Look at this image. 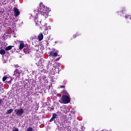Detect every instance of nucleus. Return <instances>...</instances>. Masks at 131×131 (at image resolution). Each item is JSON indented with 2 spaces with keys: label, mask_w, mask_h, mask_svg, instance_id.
<instances>
[{
  "label": "nucleus",
  "mask_w": 131,
  "mask_h": 131,
  "mask_svg": "<svg viewBox=\"0 0 131 131\" xmlns=\"http://www.w3.org/2000/svg\"><path fill=\"white\" fill-rule=\"evenodd\" d=\"M24 48V43H20L19 45V50H22Z\"/></svg>",
  "instance_id": "nucleus-12"
},
{
  "label": "nucleus",
  "mask_w": 131,
  "mask_h": 131,
  "mask_svg": "<svg viewBox=\"0 0 131 131\" xmlns=\"http://www.w3.org/2000/svg\"><path fill=\"white\" fill-rule=\"evenodd\" d=\"M37 16H38V13H35V19H34V21L36 23V26H40L41 21L40 20V19L39 20L38 17H37Z\"/></svg>",
  "instance_id": "nucleus-4"
},
{
  "label": "nucleus",
  "mask_w": 131,
  "mask_h": 131,
  "mask_svg": "<svg viewBox=\"0 0 131 131\" xmlns=\"http://www.w3.org/2000/svg\"><path fill=\"white\" fill-rule=\"evenodd\" d=\"M4 104H5V101H4V99H2L0 98V105H4Z\"/></svg>",
  "instance_id": "nucleus-15"
},
{
  "label": "nucleus",
  "mask_w": 131,
  "mask_h": 131,
  "mask_svg": "<svg viewBox=\"0 0 131 131\" xmlns=\"http://www.w3.org/2000/svg\"><path fill=\"white\" fill-rule=\"evenodd\" d=\"M12 131H19V129H18L17 128H14L12 129Z\"/></svg>",
  "instance_id": "nucleus-20"
},
{
  "label": "nucleus",
  "mask_w": 131,
  "mask_h": 131,
  "mask_svg": "<svg viewBox=\"0 0 131 131\" xmlns=\"http://www.w3.org/2000/svg\"><path fill=\"white\" fill-rule=\"evenodd\" d=\"M14 46H9L6 48L5 50L6 51H10V50L12 49V48H13Z\"/></svg>",
  "instance_id": "nucleus-11"
},
{
  "label": "nucleus",
  "mask_w": 131,
  "mask_h": 131,
  "mask_svg": "<svg viewBox=\"0 0 131 131\" xmlns=\"http://www.w3.org/2000/svg\"><path fill=\"white\" fill-rule=\"evenodd\" d=\"M15 67H18V65H16V66H15Z\"/></svg>",
  "instance_id": "nucleus-23"
},
{
  "label": "nucleus",
  "mask_w": 131,
  "mask_h": 131,
  "mask_svg": "<svg viewBox=\"0 0 131 131\" xmlns=\"http://www.w3.org/2000/svg\"><path fill=\"white\" fill-rule=\"evenodd\" d=\"M125 18L126 19H130V20H131V16L130 15H125Z\"/></svg>",
  "instance_id": "nucleus-16"
},
{
  "label": "nucleus",
  "mask_w": 131,
  "mask_h": 131,
  "mask_svg": "<svg viewBox=\"0 0 131 131\" xmlns=\"http://www.w3.org/2000/svg\"><path fill=\"white\" fill-rule=\"evenodd\" d=\"M13 112V108L8 110L6 112V114H11Z\"/></svg>",
  "instance_id": "nucleus-14"
},
{
  "label": "nucleus",
  "mask_w": 131,
  "mask_h": 131,
  "mask_svg": "<svg viewBox=\"0 0 131 131\" xmlns=\"http://www.w3.org/2000/svg\"><path fill=\"white\" fill-rule=\"evenodd\" d=\"M51 11V9L48 8L45 5L40 4V7H37V10H35L34 12V13L41 14V16H43L44 18H48L49 16V12Z\"/></svg>",
  "instance_id": "nucleus-1"
},
{
  "label": "nucleus",
  "mask_w": 131,
  "mask_h": 131,
  "mask_svg": "<svg viewBox=\"0 0 131 131\" xmlns=\"http://www.w3.org/2000/svg\"><path fill=\"white\" fill-rule=\"evenodd\" d=\"M23 113H24V111L23 110V108H20L16 112L15 114L16 115H17V116H22Z\"/></svg>",
  "instance_id": "nucleus-6"
},
{
  "label": "nucleus",
  "mask_w": 131,
  "mask_h": 131,
  "mask_svg": "<svg viewBox=\"0 0 131 131\" xmlns=\"http://www.w3.org/2000/svg\"><path fill=\"white\" fill-rule=\"evenodd\" d=\"M80 130H82V131H84V129H85V127H84V126H81V127H80Z\"/></svg>",
  "instance_id": "nucleus-17"
},
{
  "label": "nucleus",
  "mask_w": 131,
  "mask_h": 131,
  "mask_svg": "<svg viewBox=\"0 0 131 131\" xmlns=\"http://www.w3.org/2000/svg\"><path fill=\"white\" fill-rule=\"evenodd\" d=\"M33 129L32 128V127H30L27 129V131H33Z\"/></svg>",
  "instance_id": "nucleus-18"
},
{
  "label": "nucleus",
  "mask_w": 131,
  "mask_h": 131,
  "mask_svg": "<svg viewBox=\"0 0 131 131\" xmlns=\"http://www.w3.org/2000/svg\"><path fill=\"white\" fill-rule=\"evenodd\" d=\"M22 73V70H21V69L20 68H18L16 69L14 72L13 76L16 78H18L21 75V74Z\"/></svg>",
  "instance_id": "nucleus-3"
},
{
  "label": "nucleus",
  "mask_w": 131,
  "mask_h": 131,
  "mask_svg": "<svg viewBox=\"0 0 131 131\" xmlns=\"http://www.w3.org/2000/svg\"><path fill=\"white\" fill-rule=\"evenodd\" d=\"M49 56L50 57H57V56H58V53L57 52H54V51H50L49 52Z\"/></svg>",
  "instance_id": "nucleus-9"
},
{
  "label": "nucleus",
  "mask_w": 131,
  "mask_h": 131,
  "mask_svg": "<svg viewBox=\"0 0 131 131\" xmlns=\"http://www.w3.org/2000/svg\"><path fill=\"white\" fill-rule=\"evenodd\" d=\"M38 40H39V41L42 40V39H43V35L42 34V33H40L38 35Z\"/></svg>",
  "instance_id": "nucleus-10"
},
{
  "label": "nucleus",
  "mask_w": 131,
  "mask_h": 131,
  "mask_svg": "<svg viewBox=\"0 0 131 131\" xmlns=\"http://www.w3.org/2000/svg\"><path fill=\"white\" fill-rule=\"evenodd\" d=\"M75 37H76V34H75L73 35V38H75Z\"/></svg>",
  "instance_id": "nucleus-22"
},
{
  "label": "nucleus",
  "mask_w": 131,
  "mask_h": 131,
  "mask_svg": "<svg viewBox=\"0 0 131 131\" xmlns=\"http://www.w3.org/2000/svg\"><path fill=\"white\" fill-rule=\"evenodd\" d=\"M57 117H58V115H57V114H56V113L53 114L52 117L51 118V119L49 121L50 122L54 121V123H57V121L55 120V119H56V118H57Z\"/></svg>",
  "instance_id": "nucleus-7"
},
{
  "label": "nucleus",
  "mask_w": 131,
  "mask_h": 131,
  "mask_svg": "<svg viewBox=\"0 0 131 131\" xmlns=\"http://www.w3.org/2000/svg\"><path fill=\"white\" fill-rule=\"evenodd\" d=\"M60 89H65V86H64V85H61V86H60Z\"/></svg>",
  "instance_id": "nucleus-21"
},
{
  "label": "nucleus",
  "mask_w": 131,
  "mask_h": 131,
  "mask_svg": "<svg viewBox=\"0 0 131 131\" xmlns=\"http://www.w3.org/2000/svg\"><path fill=\"white\" fill-rule=\"evenodd\" d=\"M61 99L62 104H68L70 103V101H71L70 95L66 90H63L62 92V96Z\"/></svg>",
  "instance_id": "nucleus-2"
},
{
  "label": "nucleus",
  "mask_w": 131,
  "mask_h": 131,
  "mask_svg": "<svg viewBox=\"0 0 131 131\" xmlns=\"http://www.w3.org/2000/svg\"><path fill=\"white\" fill-rule=\"evenodd\" d=\"M37 59L38 60H39V61L38 63H36V64L38 66V68L42 69V68H43V64H42V61H43V59L39 58H37Z\"/></svg>",
  "instance_id": "nucleus-5"
},
{
  "label": "nucleus",
  "mask_w": 131,
  "mask_h": 131,
  "mask_svg": "<svg viewBox=\"0 0 131 131\" xmlns=\"http://www.w3.org/2000/svg\"><path fill=\"white\" fill-rule=\"evenodd\" d=\"M57 60H59V59H57Z\"/></svg>",
  "instance_id": "nucleus-24"
},
{
  "label": "nucleus",
  "mask_w": 131,
  "mask_h": 131,
  "mask_svg": "<svg viewBox=\"0 0 131 131\" xmlns=\"http://www.w3.org/2000/svg\"><path fill=\"white\" fill-rule=\"evenodd\" d=\"M13 11L15 17H18V16L20 15V11H19V9H18V8H14Z\"/></svg>",
  "instance_id": "nucleus-8"
},
{
  "label": "nucleus",
  "mask_w": 131,
  "mask_h": 131,
  "mask_svg": "<svg viewBox=\"0 0 131 131\" xmlns=\"http://www.w3.org/2000/svg\"><path fill=\"white\" fill-rule=\"evenodd\" d=\"M1 55H5L6 54V51L4 49H2L0 50Z\"/></svg>",
  "instance_id": "nucleus-13"
},
{
  "label": "nucleus",
  "mask_w": 131,
  "mask_h": 131,
  "mask_svg": "<svg viewBox=\"0 0 131 131\" xmlns=\"http://www.w3.org/2000/svg\"><path fill=\"white\" fill-rule=\"evenodd\" d=\"M7 77L6 76L3 77V81H6V80H7Z\"/></svg>",
  "instance_id": "nucleus-19"
}]
</instances>
